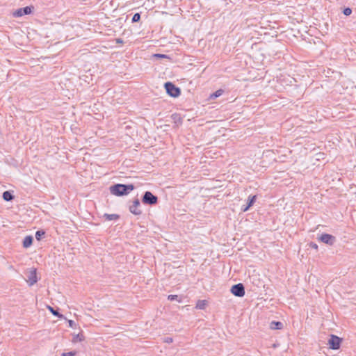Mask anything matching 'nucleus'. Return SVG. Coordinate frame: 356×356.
<instances>
[{"label":"nucleus","mask_w":356,"mask_h":356,"mask_svg":"<svg viewBox=\"0 0 356 356\" xmlns=\"http://www.w3.org/2000/svg\"><path fill=\"white\" fill-rule=\"evenodd\" d=\"M343 13L346 15V16H348L350 15L351 13H352V9L347 7V8H345L343 10Z\"/></svg>","instance_id":"nucleus-23"},{"label":"nucleus","mask_w":356,"mask_h":356,"mask_svg":"<svg viewBox=\"0 0 356 356\" xmlns=\"http://www.w3.org/2000/svg\"><path fill=\"white\" fill-rule=\"evenodd\" d=\"M283 324L280 321H272L270 324V328L272 330H281Z\"/></svg>","instance_id":"nucleus-11"},{"label":"nucleus","mask_w":356,"mask_h":356,"mask_svg":"<svg viewBox=\"0 0 356 356\" xmlns=\"http://www.w3.org/2000/svg\"><path fill=\"white\" fill-rule=\"evenodd\" d=\"M223 90H216V92L211 94L209 97L210 99H215L222 95Z\"/></svg>","instance_id":"nucleus-19"},{"label":"nucleus","mask_w":356,"mask_h":356,"mask_svg":"<svg viewBox=\"0 0 356 356\" xmlns=\"http://www.w3.org/2000/svg\"><path fill=\"white\" fill-rule=\"evenodd\" d=\"M177 298V295H169L168 299L170 301L175 300Z\"/></svg>","instance_id":"nucleus-26"},{"label":"nucleus","mask_w":356,"mask_h":356,"mask_svg":"<svg viewBox=\"0 0 356 356\" xmlns=\"http://www.w3.org/2000/svg\"><path fill=\"white\" fill-rule=\"evenodd\" d=\"M84 339H85V337L83 335V334H81V333H79V334H73V338L72 339V342L75 343H77V342L83 341Z\"/></svg>","instance_id":"nucleus-12"},{"label":"nucleus","mask_w":356,"mask_h":356,"mask_svg":"<svg viewBox=\"0 0 356 356\" xmlns=\"http://www.w3.org/2000/svg\"><path fill=\"white\" fill-rule=\"evenodd\" d=\"M44 234V232H41L40 231H38V232H36V234H35V237H36V238H37L38 240H39V239H40V236H41V235H42V234Z\"/></svg>","instance_id":"nucleus-27"},{"label":"nucleus","mask_w":356,"mask_h":356,"mask_svg":"<svg viewBox=\"0 0 356 356\" xmlns=\"http://www.w3.org/2000/svg\"><path fill=\"white\" fill-rule=\"evenodd\" d=\"M231 292L237 297H243L245 295V288L241 283L233 285L231 289Z\"/></svg>","instance_id":"nucleus-3"},{"label":"nucleus","mask_w":356,"mask_h":356,"mask_svg":"<svg viewBox=\"0 0 356 356\" xmlns=\"http://www.w3.org/2000/svg\"><path fill=\"white\" fill-rule=\"evenodd\" d=\"M104 217L105 218V219L106 220H116L120 218L119 215H118V214H108V213H105L104 215Z\"/></svg>","instance_id":"nucleus-13"},{"label":"nucleus","mask_w":356,"mask_h":356,"mask_svg":"<svg viewBox=\"0 0 356 356\" xmlns=\"http://www.w3.org/2000/svg\"><path fill=\"white\" fill-rule=\"evenodd\" d=\"M33 236H26L23 241V247L27 248L32 245L33 243Z\"/></svg>","instance_id":"nucleus-10"},{"label":"nucleus","mask_w":356,"mask_h":356,"mask_svg":"<svg viewBox=\"0 0 356 356\" xmlns=\"http://www.w3.org/2000/svg\"><path fill=\"white\" fill-rule=\"evenodd\" d=\"M142 201L145 204L154 205L158 202V197L149 191H146L142 198Z\"/></svg>","instance_id":"nucleus-2"},{"label":"nucleus","mask_w":356,"mask_h":356,"mask_svg":"<svg viewBox=\"0 0 356 356\" xmlns=\"http://www.w3.org/2000/svg\"><path fill=\"white\" fill-rule=\"evenodd\" d=\"M256 199H257L256 195L250 196L248 197V203L247 205L250 207L254 203Z\"/></svg>","instance_id":"nucleus-20"},{"label":"nucleus","mask_w":356,"mask_h":356,"mask_svg":"<svg viewBox=\"0 0 356 356\" xmlns=\"http://www.w3.org/2000/svg\"><path fill=\"white\" fill-rule=\"evenodd\" d=\"M116 42L119 43V44H122V43H123V40L121 38H117L116 39Z\"/></svg>","instance_id":"nucleus-31"},{"label":"nucleus","mask_w":356,"mask_h":356,"mask_svg":"<svg viewBox=\"0 0 356 356\" xmlns=\"http://www.w3.org/2000/svg\"><path fill=\"white\" fill-rule=\"evenodd\" d=\"M76 352L75 351H70L68 353H63L62 356H75Z\"/></svg>","instance_id":"nucleus-24"},{"label":"nucleus","mask_w":356,"mask_h":356,"mask_svg":"<svg viewBox=\"0 0 356 356\" xmlns=\"http://www.w3.org/2000/svg\"><path fill=\"white\" fill-rule=\"evenodd\" d=\"M27 277L26 282L29 286H33L35 284L38 282L36 269L31 268L29 272Z\"/></svg>","instance_id":"nucleus-6"},{"label":"nucleus","mask_w":356,"mask_h":356,"mask_svg":"<svg viewBox=\"0 0 356 356\" xmlns=\"http://www.w3.org/2000/svg\"><path fill=\"white\" fill-rule=\"evenodd\" d=\"M139 206L140 201L136 198L133 201L132 205L129 206V211L136 216L140 215L142 213V211L139 209Z\"/></svg>","instance_id":"nucleus-7"},{"label":"nucleus","mask_w":356,"mask_h":356,"mask_svg":"<svg viewBox=\"0 0 356 356\" xmlns=\"http://www.w3.org/2000/svg\"><path fill=\"white\" fill-rule=\"evenodd\" d=\"M309 246L312 248H314L315 250H317L318 249V245L317 244L314 243H311Z\"/></svg>","instance_id":"nucleus-29"},{"label":"nucleus","mask_w":356,"mask_h":356,"mask_svg":"<svg viewBox=\"0 0 356 356\" xmlns=\"http://www.w3.org/2000/svg\"><path fill=\"white\" fill-rule=\"evenodd\" d=\"M341 339L335 335H331L330 339L328 341V345L330 348L333 350H337L340 347Z\"/></svg>","instance_id":"nucleus-5"},{"label":"nucleus","mask_w":356,"mask_h":356,"mask_svg":"<svg viewBox=\"0 0 356 356\" xmlns=\"http://www.w3.org/2000/svg\"><path fill=\"white\" fill-rule=\"evenodd\" d=\"M48 309L52 313L53 315H54L56 316H58L59 318H63V316L62 314H60L58 312L54 310V308H52L51 307L49 306Z\"/></svg>","instance_id":"nucleus-18"},{"label":"nucleus","mask_w":356,"mask_h":356,"mask_svg":"<svg viewBox=\"0 0 356 356\" xmlns=\"http://www.w3.org/2000/svg\"><path fill=\"white\" fill-rule=\"evenodd\" d=\"M249 208H250V207H248V205H246L245 207H242V209H242V211H244V212H245V211H248V210L249 209Z\"/></svg>","instance_id":"nucleus-30"},{"label":"nucleus","mask_w":356,"mask_h":356,"mask_svg":"<svg viewBox=\"0 0 356 356\" xmlns=\"http://www.w3.org/2000/svg\"><path fill=\"white\" fill-rule=\"evenodd\" d=\"M318 240L325 244L332 245L335 242V237L331 234H323L318 238Z\"/></svg>","instance_id":"nucleus-8"},{"label":"nucleus","mask_w":356,"mask_h":356,"mask_svg":"<svg viewBox=\"0 0 356 356\" xmlns=\"http://www.w3.org/2000/svg\"><path fill=\"white\" fill-rule=\"evenodd\" d=\"M33 10V6H26L24 8H19L13 13V16L15 17H19L23 15H29Z\"/></svg>","instance_id":"nucleus-4"},{"label":"nucleus","mask_w":356,"mask_h":356,"mask_svg":"<svg viewBox=\"0 0 356 356\" xmlns=\"http://www.w3.org/2000/svg\"><path fill=\"white\" fill-rule=\"evenodd\" d=\"M164 89H180L177 87L173 83L170 81H167L163 83Z\"/></svg>","instance_id":"nucleus-15"},{"label":"nucleus","mask_w":356,"mask_h":356,"mask_svg":"<svg viewBox=\"0 0 356 356\" xmlns=\"http://www.w3.org/2000/svg\"><path fill=\"white\" fill-rule=\"evenodd\" d=\"M164 342L170 343L172 342V339L171 337H167L164 339Z\"/></svg>","instance_id":"nucleus-28"},{"label":"nucleus","mask_w":356,"mask_h":356,"mask_svg":"<svg viewBox=\"0 0 356 356\" xmlns=\"http://www.w3.org/2000/svg\"><path fill=\"white\" fill-rule=\"evenodd\" d=\"M355 96L356 97V94L355 95Z\"/></svg>","instance_id":"nucleus-32"},{"label":"nucleus","mask_w":356,"mask_h":356,"mask_svg":"<svg viewBox=\"0 0 356 356\" xmlns=\"http://www.w3.org/2000/svg\"><path fill=\"white\" fill-rule=\"evenodd\" d=\"M140 20V14L137 13H135L132 17L131 22L133 23L138 22Z\"/></svg>","instance_id":"nucleus-21"},{"label":"nucleus","mask_w":356,"mask_h":356,"mask_svg":"<svg viewBox=\"0 0 356 356\" xmlns=\"http://www.w3.org/2000/svg\"><path fill=\"white\" fill-rule=\"evenodd\" d=\"M69 326L72 328H76L77 325L72 320H68Z\"/></svg>","instance_id":"nucleus-25"},{"label":"nucleus","mask_w":356,"mask_h":356,"mask_svg":"<svg viewBox=\"0 0 356 356\" xmlns=\"http://www.w3.org/2000/svg\"><path fill=\"white\" fill-rule=\"evenodd\" d=\"M207 305V302L205 300H200L197 302L196 308L199 309H204Z\"/></svg>","instance_id":"nucleus-14"},{"label":"nucleus","mask_w":356,"mask_h":356,"mask_svg":"<svg viewBox=\"0 0 356 356\" xmlns=\"http://www.w3.org/2000/svg\"><path fill=\"white\" fill-rule=\"evenodd\" d=\"M168 95L172 97H177L181 94V90H166Z\"/></svg>","instance_id":"nucleus-16"},{"label":"nucleus","mask_w":356,"mask_h":356,"mask_svg":"<svg viewBox=\"0 0 356 356\" xmlns=\"http://www.w3.org/2000/svg\"><path fill=\"white\" fill-rule=\"evenodd\" d=\"M134 186L133 184H115L110 188V191L113 195L121 196L127 195L130 191H133Z\"/></svg>","instance_id":"nucleus-1"},{"label":"nucleus","mask_w":356,"mask_h":356,"mask_svg":"<svg viewBox=\"0 0 356 356\" xmlns=\"http://www.w3.org/2000/svg\"><path fill=\"white\" fill-rule=\"evenodd\" d=\"M3 198L6 201H10L13 199V195L9 191H5L3 193Z\"/></svg>","instance_id":"nucleus-17"},{"label":"nucleus","mask_w":356,"mask_h":356,"mask_svg":"<svg viewBox=\"0 0 356 356\" xmlns=\"http://www.w3.org/2000/svg\"><path fill=\"white\" fill-rule=\"evenodd\" d=\"M171 118L173 120V122L177 126L182 123V118L178 113H174L171 115Z\"/></svg>","instance_id":"nucleus-9"},{"label":"nucleus","mask_w":356,"mask_h":356,"mask_svg":"<svg viewBox=\"0 0 356 356\" xmlns=\"http://www.w3.org/2000/svg\"><path fill=\"white\" fill-rule=\"evenodd\" d=\"M154 57L158 58H168L170 59L169 56L166 54H154Z\"/></svg>","instance_id":"nucleus-22"}]
</instances>
